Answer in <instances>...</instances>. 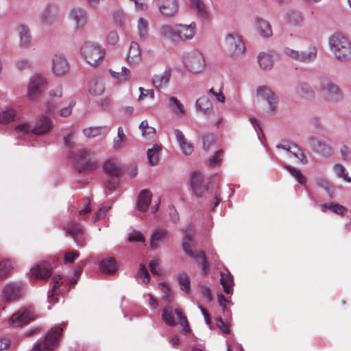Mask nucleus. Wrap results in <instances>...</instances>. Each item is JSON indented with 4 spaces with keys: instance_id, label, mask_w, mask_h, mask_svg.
<instances>
[{
    "instance_id": "obj_1",
    "label": "nucleus",
    "mask_w": 351,
    "mask_h": 351,
    "mask_svg": "<svg viewBox=\"0 0 351 351\" xmlns=\"http://www.w3.org/2000/svg\"><path fill=\"white\" fill-rule=\"evenodd\" d=\"M330 51L336 60L346 63L351 60V42L341 33H335L328 38Z\"/></svg>"
},
{
    "instance_id": "obj_2",
    "label": "nucleus",
    "mask_w": 351,
    "mask_h": 351,
    "mask_svg": "<svg viewBox=\"0 0 351 351\" xmlns=\"http://www.w3.org/2000/svg\"><path fill=\"white\" fill-rule=\"evenodd\" d=\"M228 56L233 60H242L246 53V46L243 37L237 33H228L224 37Z\"/></svg>"
},
{
    "instance_id": "obj_3",
    "label": "nucleus",
    "mask_w": 351,
    "mask_h": 351,
    "mask_svg": "<svg viewBox=\"0 0 351 351\" xmlns=\"http://www.w3.org/2000/svg\"><path fill=\"white\" fill-rule=\"evenodd\" d=\"M317 90L330 103L341 101L344 95L341 88L330 78L320 77L317 84Z\"/></svg>"
},
{
    "instance_id": "obj_4",
    "label": "nucleus",
    "mask_w": 351,
    "mask_h": 351,
    "mask_svg": "<svg viewBox=\"0 0 351 351\" xmlns=\"http://www.w3.org/2000/svg\"><path fill=\"white\" fill-rule=\"evenodd\" d=\"M73 162L80 172H90L97 168L98 160L95 154L88 148L79 149L74 156Z\"/></svg>"
},
{
    "instance_id": "obj_5",
    "label": "nucleus",
    "mask_w": 351,
    "mask_h": 351,
    "mask_svg": "<svg viewBox=\"0 0 351 351\" xmlns=\"http://www.w3.org/2000/svg\"><path fill=\"white\" fill-rule=\"evenodd\" d=\"M184 67L193 74H198L206 68V59L204 53L199 49H194L182 56Z\"/></svg>"
},
{
    "instance_id": "obj_6",
    "label": "nucleus",
    "mask_w": 351,
    "mask_h": 351,
    "mask_svg": "<svg viewBox=\"0 0 351 351\" xmlns=\"http://www.w3.org/2000/svg\"><path fill=\"white\" fill-rule=\"evenodd\" d=\"M27 286L22 281H10L1 289V297L5 302H13L22 299L26 294Z\"/></svg>"
},
{
    "instance_id": "obj_7",
    "label": "nucleus",
    "mask_w": 351,
    "mask_h": 351,
    "mask_svg": "<svg viewBox=\"0 0 351 351\" xmlns=\"http://www.w3.org/2000/svg\"><path fill=\"white\" fill-rule=\"evenodd\" d=\"M61 327H54L45 335L43 340L37 341L29 351H53L60 341Z\"/></svg>"
},
{
    "instance_id": "obj_8",
    "label": "nucleus",
    "mask_w": 351,
    "mask_h": 351,
    "mask_svg": "<svg viewBox=\"0 0 351 351\" xmlns=\"http://www.w3.org/2000/svg\"><path fill=\"white\" fill-rule=\"evenodd\" d=\"M80 52L85 61L92 66L100 64L106 53L100 45L90 41L82 46Z\"/></svg>"
},
{
    "instance_id": "obj_9",
    "label": "nucleus",
    "mask_w": 351,
    "mask_h": 351,
    "mask_svg": "<svg viewBox=\"0 0 351 351\" xmlns=\"http://www.w3.org/2000/svg\"><path fill=\"white\" fill-rule=\"evenodd\" d=\"M185 233L183 239H182V248L189 256L197 259L199 258L202 261V272L204 274L207 273L208 269V263L206 258V256L204 252L200 251L199 253H196L193 251V248L195 247V243L192 239V233L193 232V230L189 226L188 229L184 230Z\"/></svg>"
},
{
    "instance_id": "obj_10",
    "label": "nucleus",
    "mask_w": 351,
    "mask_h": 351,
    "mask_svg": "<svg viewBox=\"0 0 351 351\" xmlns=\"http://www.w3.org/2000/svg\"><path fill=\"white\" fill-rule=\"evenodd\" d=\"M47 84V79L43 75H33L27 86V98L32 101L37 99L46 88Z\"/></svg>"
},
{
    "instance_id": "obj_11",
    "label": "nucleus",
    "mask_w": 351,
    "mask_h": 351,
    "mask_svg": "<svg viewBox=\"0 0 351 351\" xmlns=\"http://www.w3.org/2000/svg\"><path fill=\"white\" fill-rule=\"evenodd\" d=\"M34 319V315L30 307H24L14 313L9 319V324L14 327H19L29 323Z\"/></svg>"
},
{
    "instance_id": "obj_12",
    "label": "nucleus",
    "mask_w": 351,
    "mask_h": 351,
    "mask_svg": "<svg viewBox=\"0 0 351 351\" xmlns=\"http://www.w3.org/2000/svg\"><path fill=\"white\" fill-rule=\"evenodd\" d=\"M70 69L68 60L62 53L56 54L51 60V71L56 76L64 75Z\"/></svg>"
},
{
    "instance_id": "obj_13",
    "label": "nucleus",
    "mask_w": 351,
    "mask_h": 351,
    "mask_svg": "<svg viewBox=\"0 0 351 351\" xmlns=\"http://www.w3.org/2000/svg\"><path fill=\"white\" fill-rule=\"evenodd\" d=\"M160 14L166 17L173 16L178 11V0H155Z\"/></svg>"
},
{
    "instance_id": "obj_14",
    "label": "nucleus",
    "mask_w": 351,
    "mask_h": 351,
    "mask_svg": "<svg viewBox=\"0 0 351 351\" xmlns=\"http://www.w3.org/2000/svg\"><path fill=\"white\" fill-rule=\"evenodd\" d=\"M256 96L265 99L269 105V111L273 113L277 108L278 97L267 86H262L256 88Z\"/></svg>"
},
{
    "instance_id": "obj_15",
    "label": "nucleus",
    "mask_w": 351,
    "mask_h": 351,
    "mask_svg": "<svg viewBox=\"0 0 351 351\" xmlns=\"http://www.w3.org/2000/svg\"><path fill=\"white\" fill-rule=\"evenodd\" d=\"M53 127L52 119L48 116L42 115L36 122H34L33 134L36 136L45 135L50 132Z\"/></svg>"
},
{
    "instance_id": "obj_16",
    "label": "nucleus",
    "mask_w": 351,
    "mask_h": 351,
    "mask_svg": "<svg viewBox=\"0 0 351 351\" xmlns=\"http://www.w3.org/2000/svg\"><path fill=\"white\" fill-rule=\"evenodd\" d=\"M177 36L183 41L192 40L196 34L197 25L195 22H192L189 25L186 24H176Z\"/></svg>"
},
{
    "instance_id": "obj_17",
    "label": "nucleus",
    "mask_w": 351,
    "mask_h": 351,
    "mask_svg": "<svg viewBox=\"0 0 351 351\" xmlns=\"http://www.w3.org/2000/svg\"><path fill=\"white\" fill-rule=\"evenodd\" d=\"M30 272L32 277L42 280L47 279L52 274L51 267L47 261H42L34 265L32 267Z\"/></svg>"
},
{
    "instance_id": "obj_18",
    "label": "nucleus",
    "mask_w": 351,
    "mask_h": 351,
    "mask_svg": "<svg viewBox=\"0 0 351 351\" xmlns=\"http://www.w3.org/2000/svg\"><path fill=\"white\" fill-rule=\"evenodd\" d=\"M306 144L314 152L322 155H326L330 151V147L316 136H308L306 139Z\"/></svg>"
},
{
    "instance_id": "obj_19",
    "label": "nucleus",
    "mask_w": 351,
    "mask_h": 351,
    "mask_svg": "<svg viewBox=\"0 0 351 351\" xmlns=\"http://www.w3.org/2000/svg\"><path fill=\"white\" fill-rule=\"evenodd\" d=\"M69 16L74 23L75 29H80L85 27L87 23V13L84 9L81 8H73L70 11Z\"/></svg>"
},
{
    "instance_id": "obj_20",
    "label": "nucleus",
    "mask_w": 351,
    "mask_h": 351,
    "mask_svg": "<svg viewBox=\"0 0 351 351\" xmlns=\"http://www.w3.org/2000/svg\"><path fill=\"white\" fill-rule=\"evenodd\" d=\"M171 77V69H165L162 73L154 75L152 84L158 90L164 89L169 83Z\"/></svg>"
},
{
    "instance_id": "obj_21",
    "label": "nucleus",
    "mask_w": 351,
    "mask_h": 351,
    "mask_svg": "<svg viewBox=\"0 0 351 351\" xmlns=\"http://www.w3.org/2000/svg\"><path fill=\"white\" fill-rule=\"evenodd\" d=\"M141 59L142 53L138 43L135 41L132 42L126 56L127 62L131 65H136L141 62Z\"/></svg>"
},
{
    "instance_id": "obj_22",
    "label": "nucleus",
    "mask_w": 351,
    "mask_h": 351,
    "mask_svg": "<svg viewBox=\"0 0 351 351\" xmlns=\"http://www.w3.org/2000/svg\"><path fill=\"white\" fill-rule=\"evenodd\" d=\"M256 31L263 38H269L272 36L271 25L268 21L263 18L256 16L254 18Z\"/></svg>"
},
{
    "instance_id": "obj_23",
    "label": "nucleus",
    "mask_w": 351,
    "mask_h": 351,
    "mask_svg": "<svg viewBox=\"0 0 351 351\" xmlns=\"http://www.w3.org/2000/svg\"><path fill=\"white\" fill-rule=\"evenodd\" d=\"M256 60L259 68L263 71H270L274 66V60L271 53L261 52L258 54Z\"/></svg>"
},
{
    "instance_id": "obj_24",
    "label": "nucleus",
    "mask_w": 351,
    "mask_h": 351,
    "mask_svg": "<svg viewBox=\"0 0 351 351\" xmlns=\"http://www.w3.org/2000/svg\"><path fill=\"white\" fill-rule=\"evenodd\" d=\"M99 269L106 274H114L118 269L116 259L113 257H108L101 259L99 263Z\"/></svg>"
},
{
    "instance_id": "obj_25",
    "label": "nucleus",
    "mask_w": 351,
    "mask_h": 351,
    "mask_svg": "<svg viewBox=\"0 0 351 351\" xmlns=\"http://www.w3.org/2000/svg\"><path fill=\"white\" fill-rule=\"evenodd\" d=\"M276 148L287 151L302 163L306 162V157L304 152L295 144L278 145H276Z\"/></svg>"
},
{
    "instance_id": "obj_26",
    "label": "nucleus",
    "mask_w": 351,
    "mask_h": 351,
    "mask_svg": "<svg viewBox=\"0 0 351 351\" xmlns=\"http://www.w3.org/2000/svg\"><path fill=\"white\" fill-rule=\"evenodd\" d=\"M152 200V193L147 190L142 191L138 197L137 208L141 212H145L149 208Z\"/></svg>"
},
{
    "instance_id": "obj_27",
    "label": "nucleus",
    "mask_w": 351,
    "mask_h": 351,
    "mask_svg": "<svg viewBox=\"0 0 351 351\" xmlns=\"http://www.w3.org/2000/svg\"><path fill=\"white\" fill-rule=\"evenodd\" d=\"M317 49L313 46L305 51H299L298 61L308 64L314 62L317 58Z\"/></svg>"
},
{
    "instance_id": "obj_28",
    "label": "nucleus",
    "mask_w": 351,
    "mask_h": 351,
    "mask_svg": "<svg viewBox=\"0 0 351 351\" xmlns=\"http://www.w3.org/2000/svg\"><path fill=\"white\" fill-rule=\"evenodd\" d=\"M190 4L201 19H208L210 17L208 8L202 0H190Z\"/></svg>"
},
{
    "instance_id": "obj_29",
    "label": "nucleus",
    "mask_w": 351,
    "mask_h": 351,
    "mask_svg": "<svg viewBox=\"0 0 351 351\" xmlns=\"http://www.w3.org/2000/svg\"><path fill=\"white\" fill-rule=\"evenodd\" d=\"M17 33L20 45L23 47H29L31 43V34L29 28L24 25H21L17 27Z\"/></svg>"
},
{
    "instance_id": "obj_30",
    "label": "nucleus",
    "mask_w": 351,
    "mask_h": 351,
    "mask_svg": "<svg viewBox=\"0 0 351 351\" xmlns=\"http://www.w3.org/2000/svg\"><path fill=\"white\" fill-rule=\"evenodd\" d=\"M158 34L162 40H173L177 36L176 27H173L169 24H163L159 27Z\"/></svg>"
},
{
    "instance_id": "obj_31",
    "label": "nucleus",
    "mask_w": 351,
    "mask_h": 351,
    "mask_svg": "<svg viewBox=\"0 0 351 351\" xmlns=\"http://www.w3.org/2000/svg\"><path fill=\"white\" fill-rule=\"evenodd\" d=\"M195 108L197 110H201L205 114L209 115L213 111V104L208 97L202 96L197 99Z\"/></svg>"
},
{
    "instance_id": "obj_32",
    "label": "nucleus",
    "mask_w": 351,
    "mask_h": 351,
    "mask_svg": "<svg viewBox=\"0 0 351 351\" xmlns=\"http://www.w3.org/2000/svg\"><path fill=\"white\" fill-rule=\"evenodd\" d=\"M167 106L176 115H184L185 110L184 106L180 101L174 96L168 97Z\"/></svg>"
},
{
    "instance_id": "obj_33",
    "label": "nucleus",
    "mask_w": 351,
    "mask_h": 351,
    "mask_svg": "<svg viewBox=\"0 0 351 351\" xmlns=\"http://www.w3.org/2000/svg\"><path fill=\"white\" fill-rule=\"evenodd\" d=\"M104 171L110 175V177H117L121 173V167L113 160H109L106 161L104 165Z\"/></svg>"
},
{
    "instance_id": "obj_34",
    "label": "nucleus",
    "mask_w": 351,
    "mask_h": 351,
    "mask_svg": "<svg viewBox=\"0 0 351 351\" xmlns=\"http://www.w3.org/2000/svg\"><path fill=\"white\" fill-rule=\"evenodd\" d=\"M220 282L224 292L227 294L232 292V286L234 285L233 276L229 271L221 272Z\"/></svg>"
},
{
    "instance_id": "obj_35",
    "label": "nucleus",
    "mask_w": 351,
    "mask_h": 351,
    "mask_svg": "<svg viewBox=\"0 0 351 351\" xmlns=\"http://www.w3.org/2000/svg\"><path fill=\"white\" fill-rule=\"evenodd\" d=\"M34 121H25L19 123L14 128V132L19 135L33 134Z\"/></svg>"
},
{
    "instance_id": "obj_36",
    "label": "nucleus",
    "mask_w": 351,
    "mask_h": 351,
    "mask_svg": "<svg viewBox=\"0 0 351 351\" xmlns=\"http://www.w3.org/2000/svg\"><path fill=\"white\" fill-rule=\"evenodd\" d=\"M167 235V230L163 228L155 230L150 239V247L152 249L158 247L159 243L166 238Z\"/></svg>"
},
{
    "instance_id": "obj_37",
    "label": "nucleus",
    "mask_w": 351,
    "mask_h": 351,
    "mask_svg": "<svg viewBox=\"0 0 351 351\" xmlns=\"http://www.w3.org/2000/svg\"><path fill=\"white\" fill-rule=\"evenodd\" d=\"M56 14L54 9L47 7L40 14V21L44 25H51L56 19Z\"/></svg>"
},
{
    "instance_id": "obj_38",
    "label": "nucleus",
    "mask_w": 351,
    "mask_h": 351,
    "mask_svg": "<svg viewBox=\"0 0 351 351\" xmlns=\"http://www.w3.org/2000/svg\"><path fill=\"white\" fill-rule=\"evenodd\" d=\"M161 150V146L158 144H155L152 148L148 149L147 152V158L149 165H155L157 164Z\"/></svg>"
},
{
    "instance_id": "obj_39",
    "label": "nucleus",
    "mask_w": 351,
    "mask_h": 351,
    "mask_svg": "<svg viewBox=\"0 0 351 351\" xmlns=\"http://www.w3.org/2000/svg\"><path fill=\"white\" fill-rule=\"evenodd\" d=\"M16 116V110L13 108L7 107L0 111V123L8 124L14 120Z\"/></svg>"
},
{
    "instance_id": "obj_40",
    "label": "nucleus",
    "mask_w": 351,
    "mask_h": 351,
    "mask_svg": "<svg viewBox=\"0 0 351 351\" xmlns=\"http://www.w3.org/2000/svg\"><path fill=\"white\" fill-rule=\"evenodd\" d=\"M110 73L118 82H126L130 80L132 77L131 71L125 66H122L121 71L119 72L110 70Z\"/></svg>"
},
{
    "instance_id": "obj_41",
    "label": "nucleus",
    "mask_w": 351,
    "mask_h": 351,
    "mask_svg": "<svg viewBox=\"0 0 351 351\" xmlns=\"http://www.w3.org/2000/svg\"><path fill=\"white\" fill-rule=\"evenodd\" d=\"M138 36L141 40H145L149 36L148 21L143 19L139 18L137 21Z\"/></svg>"
},
{
    "instance_id": "obj_42",
    "label": "nucleus",
    "mask_w": 351,
    "mask_h": 351,
    "mask_svg": "<svg viewBox=\"0 0 351 351\" xmlns=\"http://www.w3.org/2000/svg\"><path fill=\"white\" fill-rule=\"evenodd\" d=\"M62 280V277L58 276H55L52 278V282L54 283L52 289L50 291L49 294L48 295V300L51 303H56L58 301L56 298L58 294V290L60 286V280Z\"/></svg>"
},
{
    "instance_id": "obj_43",
    "label": "nucleus",
    "mask_w": 351,
    "mask_h": 351,
    "mask_svg": "<svg viewBox=\"0 0 351 351\" xmlns=\"http://www.w3.org/2000/svg\"><path fill=\"white\" fill-rule=\"evenodd\" d=\"M88 90L92 95H100L104 91V83L99 79H93L88 84Z\"/></svg>"
},
{
    "instance_id": "obj_44",
    "label": "nucleus",
    "mask_w": 351,
    "mask_h": 351,
    "mask_svg": "<svg viewBox=\"0 0 351 351\" xmlns=\"http://www.w3.org/2000/svg\"><path fill=\"white\" fill-rule=\"evenodd\" d=\"M127 141V136L121 127L117 130V136L114 138L112 147L115 150H120L123 148L124 143Z\"/></svg>"
},
{
    "instance_id": "obj_45",
    "label": "nucleus",
    "mask_w": 351,
    "mask_h": 351,
    "mask_svg": "<svg viewBox=\"0 0 351 351\" xmlns=\"http://www.w3.org/2000/svg\"><path fill=\"white\" fill-rule=\"evenodd\" d=\"M68 234L75 239L79 235L82 233V226L75 222H69L64 227Z\"/></svg>"
},
{
    "instance_id": "obj_46",
    "label": "nucleus",
    "mask_w": 351,
    "mask_h": 351,
    "mask_svg": "<svg viewBox=\"0 0 351 351\" xmlns=\"http://www.w3.org/2000/svg\"><path fill=\"white\" fill-rule=\"evenodd\" d=\"M107 127H90L83 130L84 136L87 138H94L101 135L104 132L106 131Z\"/></svg>"
},
{
    "instance_id": "obj_47",
    "label": "nucleus",
    "mask_w": 351,
    "mask_h": 351,
    "mask_svg": "<svg viewBox=\"0 0 351 351\" xmlns=\"http://www.w3.org/2000/svg\"><path fill=\"white\" fill-rule=\"evenodd\" d=\"M178 280L181 289L186 293H189L191 288L189 276L185 273H181L178 274Z\"/></svg>"
},
{
    "instance_id": "obj_48",
    "label": "nucleus",
    "mask_w": 351,
    "mask_h": 351,
    "mask_svg": "<svg viewBox=\"0 0 351 351\" xmlns=\"http://www.w3.org/2000/svg\"><path fill=\"white\" fill-rule=\"evenodd\" d=\"M139 128L142 130L143 136L146 138H151L156 134V129L149 126L147 120H144L141 123Z\"/></svg>"
},
{
    "instance_id": "obj_49",
    "label": "nucleus",
    "mask_w": 351,
    "mask_h": 351,
    "mask_svg": "<svg viewBox=\"0 0 351 351\" xmlns=\"http://www.w3.org/2000/svg\"><path fill=\"white\" fill-rule=\"evenodd\" d=\"M136 278L139 283L148 284L150 280V276L147 269L144 265H141L140 269L138 271Z\"/></svg>"
},
{
    "instance_id": "obj_50",
    "label": "nucleus",
    "mask_w": 351,
    "mask_h": 351,
    "mask_svg": "<svg viewBox=\"0 0 351 351\" xmlns=\"http://www.w3.org/2000/svg\"><path fill=\"white\" fill-rule=\"evenodd\" d=\"M321 207L323 212H325L326 208H327L330 211L339 215H343V213L346 210V208L342 205L332 202L322 204Z\"/></svg>"
},
{
    "instance_id": "obj_51",
    "label": "nucleus",
    "mask_w": 351,
    "mask_h": 351,
    "mask_svg": "<svg viewBox=\"0 0 351 351\" xmlns=\"http://www.w3.org/2000/svg\"><path fill=\"white\" fill-rule=\"evenodd\" d=\"M285 169L298 180L300 184H305L306 180V177L299 169L289 165H286Z\"/></svg>"
},
{
    "instance_id": "obj_52",
    "label": "nucleus",
    "mask_w": 351,
    "mask_h": 351,
    "mask_svg": "<svg viewBox=\"0 0 351 351\" xmlns=\"http://www.w3.org/2000/svg\"><path fill=\"white\" fill-rule=\"evenodd\" d=\"M162 318L168 326H173L176 324V322L173 316L172 310L169 307L163 308Z\"/></svg>"
},
{
    "instance_id": "obj_53",
    "label": "nucleus",
    "mask_w": 351,
    "mask_h": 351,
    "mask_svg": "<svg viewBox=\"0 0 351 351\" xmlns=\"http://www.w3.org/2000/svg\"><path fill=\"white\" fill-rule=\"evenodd\" d=\"M175 313H176V315L178 316L180 324L182 326V330L186 333H189L190 328L189 326L188 321L186 319V317L182 313L181 309L176 308Z\"/></svg>"
},
{
    "instance_id": "obj_54",
    "label": "nucleus",
    "mask_w": 351,
    "mask_h": 351,
    "mask_svg": "<svg viewBox=\"0 0 351 351\" xmlns=\"http://www.w3.org/2000/svg\"><path fill=\"white\" fill-rule=\"evenodd\" d=\"M204 183L203 176L199 171L193 172L190 178V185L191 189L198 186Z\"/></svg>"
},
{
    "instance_id": "obj_55",
    "label": "nucleus",
    "mask_w": 351,
    "mask_h": 351,
    "mask_svg": "<svg viewBox=\"0 0 351 351\" xmlns=\"http://www.w3.org/2000/svg\"><path fill=\"white\" fill-rule=\"evenodd\" d=\"M333 170L336 175L339 178H343L345 180L350 182L351 178L348 176L346 168L341 164H336L333 166Z\"/></svg>"
},
{
    "instance_id": "obj_56",
    "label": "nucleus",
    "mask_w": 351,
    "mask_h": 351,
    "mask_svg": "<svg viewBox=\"0 0 351 351\" xmlns=\"http://www.w3.org/2000/svg\"><path fill=\"white\" fill-rule=\"evenodd\" d=\"M158 287L162 292V298L167 300L168 303H170L173 300V296L171 295L169 286L165 282L158 283Z\"/></svg>"
},
{
    "instance_id": "obj_57",
    "label": "nucleus",
    "mask_w": 351,
    "mask_h": 351,
    "mask_svg": "<svg viewBox=\"0 0 351 351\" xmlns=\"http://www.w3.org/2000/svg\"><path fill=\"white\" fill-rule=\"evenodd\" d=\"M12 269L11 263L8 261L0 263V280L5 278Z\"/></svg>"
},
{
    "instance_id": "obj_58",
    "label": "nucleus",
    "mask_w": 351,
    "mask_h": 351,
    "mask_svg": "<svg viewBox=\"0 0 351 351\" xmlns=\"http://www.w3.org/2000/svg\"><path fill=\"white\" fill-rule=\"evenodd\" d=\"M119 184V179L117 177H109L105 182L106 189L113 191L115 190Z\"/></svg>"
},
{
    "instance_id": "obj_59",
    "label": "nucleus",
    "mask_w": 351,
    "mask_h": 351,
    "mask_svg": "<svg viewBox=\"0 0 351 351\" xmlns=\"http://www.w3.org/2000/svg\"><path fill=\"white\" fill-rule=\"evenodd\" d=\"M149 268L150 271L153 274L161 276L162 275V270L160 267L159 261L158 260H153L149 263Z\"/></svg>"
},
{
    "instance_id": "obj_60",
    "label": "nucleus",
    "mask_w": 351,
    "mask_h": 351,
    "mask_svg": "<svg viewBox=\"0 0 351 351\" xmlns=\"http://www.w3.org/2000/svg\"><path fill=\"white\" fill-rule=\"evenodd\" d=\"M80 256L77 251H67L64 253V259L65 263H73Z\"/></svg>"
},
{
    "instance_id": "obj_61",
    "label": "nucleus",
    "mask_w": 351,
    "mask_h": 351,
    "mask_svg": "<svg viewBox=\"0 0 351 351\" xmlns=\"http://www.w3.org/2000/svg\"><path fill=\"white\" fill-rule=\"evenodd\" d=\"M180 148L182 150L183 154H184L186 156L191 155L194 150L193 143L189 141H186L184 143L181 145L180 146Z\"/></svg>"
},
{
    "instance_id": "obj_62",
    "label": "nucleus",
    "mask_w": 351,
    "mask_h": 351,
    "mask_svg": "<svg viewBox=\"0 0 351 351\" xmlns=\"http://www.w3.org/2000/svg\"><path fill=\"white\" fill-rule=\"evenodd\" d=\"M128 240L130 241L144 242L145 238L141 232L134 230L130 234Z\"/></svg>"
},
{
    "instance_id": "obj_63",
    "label": "nucleus",
    "mask_w": 351,
    "mask_h": 351,
    "mask_svg": "<svg viewBox=\"0 0 351 351\" xmlns=\"http://www.w3.org/2000/svg\"><path fill=\"white\" fill-rule=\"evenodd\" d=\"M143 298L147 300L148 305L153 308H156L158 306L157 299L154 297L151 293H146L143 295Z\"/></svg>"
},
{
    "instance_id": "obj_64",
    "label": "nucleus",
    "mask_w": 351,
    "mask_h": 351,
    "mask_svg": "<svg viewBox=\"0 0 351 351\" xmlns=\"http://www.w3.org/2000/svg\"><path fill=\"white\" fill-rule=\"evenodd\" d=\"M223 156V152L221 150L217 151L215 154L210 158L209 165L211 167L215 166L217 165Z\"/></svg>"
}]
</instances>
